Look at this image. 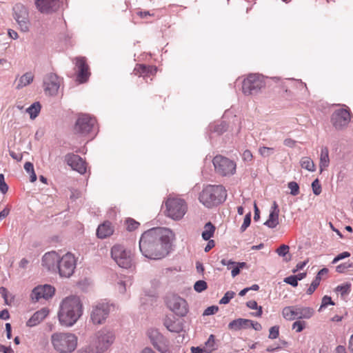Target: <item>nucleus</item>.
Listing matches in <instances>:
<instances>
[{"label": "nucleus", "instance_id": "34", "mask_svg": "<svg viewBox=\"0 0 353 353\" xmlns=\"http://www.w3.org/2000/svg\"><path fill=\"white\" fill-rule=\"evenodd\" d=\"M156 68H153L152 67H147L145 65H137L134 70V72L135 74L139 75H145L148 73H152L153 71H156Z\"/></svg>", "mask_w": 353, "mask_h": 353}, {"label": "nucleus", "instance_id": "12", "mask_svg": "<svg viewBox=\"0 0 353 353\" xmlns=\"http://www.w3.org/2000/svg\"><path fill=\"white\" fill-rule=\"evenodd\" d=\"M111 256L117 264L122 268L128 269L132 265V256L130 251L126 250L121 245H115L111 249Z\"/></svg>", "mask_w": 353, "mask_h": 353}, {"label": "nucleus", "instance_id": "26", "mask_svg": "<svg viewBox=\"0 0 353 353\" xmlns=\"http://www.w3.org/2000/svg\"><path fill=\"white\" fill-rule=\"evenodd\" d=\"M113 233V229L110 222H105L99 225L97 235L100 239H105Z\"/></svg>", "mask_w": 353, "mask_h": 353}, {"label": "nucleus", "instance_id": "16", "mask_svg": "<svg viewBox=\"0 0 353 353\" xmlns=\"http://www.w3.org/2000/svg\"><path fill=\"white\" fill-rule=\"evenodd\" d=\"M331 121L337 130L345 128L350 121V112L343 108L335 110L332 115Z\"/></svg>", "mask_w": 353, "mask_h": 353}, {"label": "nucleus", "instance_id": "23", "mask_svg": "<svg viewBox=\"0 0 353 353\" xmlns=\"http://www.w3.org/2000/svg\"><path fill=\"white\" fill-rule=\"evenodd\" d=\"M60 256L54 251L46 253L41 261L43 267L52 272H57V267Z\"/></svg>", "mask_w": 353, "mask_h": 353}, {"label": "nucleus", "instance_id": "54", "mask_svg": "<svg viewBox=\"0 0 353 353\" xmlns=\"http://www.w3.org/2000/svg\"><path fill=\"white\" fill-rule=\"evenodd\" d=\"M283 281L293 287H296L298 285V281L294 275L285 277Z\"/></svg>", "mask_w": 353, "mask_h": 353}, {"label": "nucleus", "instance_id": "44", "mask_svg": "<svg viewBox=\"0 0 353 353\" xmlns=\"http://www.w3.org/2000/svg\"><path fill=\"white\" fill-rule=\"evenodd\" d=\"M207 283L205 281L199 280L194 285V289L197 292H201L207 288Z\"/></svg>", "mask_w": 353, "mask_h": 353}, {"label": "nucleus", "instance_id": "62", "mask_svg": "<svg viewBox=\"0 0 353 353\" xmlns=\"http://www.w3.org/2000/svg\"><path fill=\"white\" fill-rule=\"evenodd\" d=\"M246 305L252 310H256L259 307V306H258L257 303L255 301L252 300L248 301L246 303Z\"/></svg>", "mask_w": 353, "mask_h": 353}, {"label": "nucleus", "instance_id": "59", "mask_svg": "<svg viewBox=\"0 0 353 353\" xmlns=\"http://www.w3.org/2000/svg\"><path fill=\"white\" fill-rule=\"evenodd\" d=\"M252 327L256 331H260L262 329L261 325L258 322H254L251 320V324H249V328Z\"/></svg>", "mask_w": 353, "mask_h": 353}, {"label": "nucleus", "instance_id": "46", "mask_svg": "<svg viewBox=\"0 0 353 353\" xmlns=\"http://www.w3.org/2000/svg\"><path fill=\"white\" fill-rule=\"evenodd\" d=\"M126 225L127 230L129 231H132L138 228L139 223L132 219L129 218L126 220Z\"/></svg>", "mask_w": 353, "mask_h": 353}, {"label": "nucleus", "instance_id": "61", "mask_svg": "<svg viewBox=\"0 0 353 353\" xmlns=\"http://www.w3.org/2000/svg\"><path fill=\"white\" fill-rule=\"evenodd\" d=\"M208 243H207L206 246H205V248H204V251H205V252H209V251H210L212 248H214V245H215V243H214V240H211V239H210V240H208Z\"/></svg>", "mask_w": 353, "mask_h": 353}, {"label": "nucleus", "instance_id": "41", "mask_svg": "<svg viewBox=\"0 0 353 353\" xmlns=\"http://www.w3.org/2000/svg\"><path fill=\"white\" fill-rule=\"evenodd\" d=\"M353 268L352 263H341L336 267V271L339 273H344Z\"/></svg>", "mask_w": 353, "mask_h": 353}, {"label": "nucleus", "instance_id": "1", "mask_svg": "<svg viewBox=\"0 0 353 353\" xmlns=\"http://www.w3.org/2000/svg\"><path fill=\"white\" fill-rule=\"evenodd\" d=\"M172 232L165 228H153L145 231L139 240V250L150 259L159 260L170 252Z\"/></svg>", "mask_w": 353, "mask_h": 353}, {"label": "nucleus", "instance_id": "19", "mask_svg": "<svg viewBox=\"0 0 353 353\" xmlns=\"http://www.w3.org/2000/svg\"><path fill=\"white\" fill-rule=\"evenodd\" d=\"M63 0H35L37 8L43 14L56 12L62 5Z\"/></svg>", "mask_w": 353, "mask_h": 353}, {"label": "nucleus", "instance_id": "8", "mask_svg": "<svg viewBox=\"0 0 353 353\" xmlns=\"http://www.w3.org/2000/svg\"><path fill=\"white\" fill-rule=\"evenodd\" d=\"M314 314V310L309 307L286 306L282 310L284 319L288 321L294 319H308Z\"/></svg>", "mask_w": 353, "mask_h": 353}, {"label": "nucleus", "instance_id": "4", "mask_svg": "<svg viewBox=\"0 0 353 353\" xmlns=\"http://www.w3.org/2000/svg\"><path fill=\"white\" fill-rule=\"evenodd\" d=\"M226 197V190L223 185H208L203 189L199 199L203 205L211 208L225 201Z\"/></svg>", "mask_w": 353, "mask_h": 353}, {"label": "nucleus", "instance_id": "3", "mask_svg": "<svg viewBox=\"0 0 353 353\" xmlns=\"http://www.w3.org/2000/svg\"><path fill=\"white\" fill-rule=\"evenodd\" d=\"M77 336L71 332H56L50 336L54 350L58 353H72L77 347Z\"/></svg>", "mask_w": 353, "mask_h": 353}, {"label": "nucleus", "instance_id": "22", "mask_svg": "<svg viewBox=\"0 0 353 353\" xmlns=\"http://www.w3.org/2000/svg\"><path fill=\"white\" fill-rule=\"evenodd\" d=\"M65 161L74 170L83 174L86 172V163L83 159L77 154L70 153L65 155Z\"/></svg>", "mask_w": 353, "mask_h": 353}, {"label": "nucleus", "instance_id": "28", "mask_svg": "<svg viewBox=\"0 0 353 353\" xmlns=\"http://www.w3.org/2000/svg\"><path fill=\"white\" fill-rule=\"evenodd\" d=\"M330 164L329 151L326 147L322 148L320 155L319 167L321 171L327 168Z\"/></svg>", "mask_w": 353, "mask_h": 353}, {"label": "nucleus", "instance_id": "38", "mask_svg": "<svg viewBox=\"0 0 353 353\" xmlns=\"http://www.w3.org/2000/svg\"><path fill=\"white\" fill-rule=\"evenodd\" d=\"M259 152L263 157L266 158L274 154V149L273 148L263 146L259 148Z\"/></svg>", "mask_w": 353, "mask_h": 353}, {"label": "nucleus", "instance_id": "47", "mask_svg": "<svg viewBox=\"0 0 353 353\" xmlns=\"http://www.w3.org/2000/svg\"><path fill=\"white\" fill-rule=\"evenodd\" d=\"M312 188L313 193L315 195H319L321 192V185L320 184V182L318 179H316L312 183Z\"/></svg>", "mask_w": 353, "mask_h": 353}, {"label": "nucleus", "instance_id": "50", "mask_svg": "<svg viewBox=\"0 0 353 353\" xmlns=\"http://www.w3.org/2000/svg\"><path fill=\"white\" fill-rule=\"evenodd\" d=\"M279 335V326H273V327H271L270 329V331H269V339H275L276 338H278Z\"/></svg>", "mask_w": 353, "mask_h": 353}, {"label": "nucleus", "instance_id": "40", "mask_svg": "<svg viewBox=\"0 0 353 353\" xmlns=\"http://www.w3.org/2000/svg\"><path fill=\"white\" fill-rule=\"evenodd\" d=\"M321 279L319 276H316L315 279L312 282L310 286L307 290V294L310 295L312 294L317 287L319 285Z\"/></svg>", "mask_w": 353, "mask_h": 353}, {"label": "nucleus", "instance_id": "33", "mask_svg": "<svg viewBox=\"0 0 353 353\" xmlns=\"http://www.w3.org/2000/svg\"><path fill=\"white\" fill-rule=\"evenodd\" d=\"M205 353H212L216 349L215 343V337L213 334H210L208 339L205 341L203 346Z\"/></svg>", "mask_w": 353, "mask_h": 353}, {"label": "nucleus", "instance_id": "53", "mask_svg": "<svg viewBox=\"0 0 353 353\" xmlns=\"http://www.w3.org/2000/svg\"><path fill=\"white\" fill-rule=\"evenodd\" d=\"M289 249L290 248L288 245H282L279 248H277L276 252L281 256H285L289 252Z\"/></svg>", "mask_w": 353, "mask_h": 353}, {"label": "nucleus", "instance_id": "35", "mask_svg": "<svg viewBox=\"0 0 353 353\" xmlns=\"http://www.w3.org/2000/svg\"><path fill=\"white\" fill-rule=\"evenodd\" d=\"M41 110V105L39 102L32 103L29 108L26 109V112L29 113L30 119H35Z\"/></svg>", "mask_w": 353, "mask_h": 353}, {"label": "nucleus", "instance_id": "21", "mask_svg": "<svg viewBox=\"0 0 353 353\" xmlns=\"http://www.w3.org/2000/svg\"><path fill=\"white\" fill-rule=\"evenodd\" d=\"M43 86L46 92L50 95H55L60 87L59 77L54 73L48 74L44 77Z\"/></svg>", "mask_w": 353, "mask_h": 353}, {"label": "nucleus", "instance_id": "18", "mask_svg": "<svg viewBox=\"0 0 353 353\" xmlns=\"http://www.w3.org/2000/svg\"><path fill=\"white\" fill-rule=\"evenodd\" d=\"M75 70L77 72V81L83 83L88 81L90 73L89 66L86 63L85 57H77L75 59Z\"/></svg>", "mask_w": 353, "mask_h": 353}, {"label": "nucleus", "instance_id": "20", "mask_svg": "<svg viewBox=\"0 0 353 353\" xmlns=\"http://www.w3.org/2000/svg\"><path fill=\"white\" fill-rule=\"evenodd\" d=\"M54 288L50 285H39L32 290L31 298L35 302L41 299H48L54 294Z\"/></svg>", "mask_w": 353, "mask_h": 353}, {"label": "nucleus", "instance_id": "39", "mask_svg": "<svg viewBox=\"0 0 353 353\" xmlns=\"http://www.w3.org/2000/svg\"><path fill=\"white\" fill-rule=\"evenodd\" d=\"M246 267L245 262H236V265L232 268L231 274L232 277H235L240 273V270Z\"/></svg>", "mask_w": 353, "mask_h": 353}, {"label": "nucleus", "instance_id": "25", "mask_svg": "<svg viewBox=\"0 0 353 353\" xmlns=\"http://www.w3.org/2000/svg\"><path fill=\"white\" fill-rule=\"evenodd\" d=\"M249 324H251V320L239 318L232 321L228 324V329L232 331H239L243 329H248L249 328Z\"/></svg>", "mask_w": 353, "mask_h": 353}, {"label": "nucleus", "instance_id": "7", "mask_svg": "<svg viewBox=\"0 0 353 353\" xmlns=\"http://www.w3.org/2000/svg\"><path fill=\"white\" fill-rule=\"evenodd\" d=\"M167 216L174 220L183 217L187 211V205L183 199L177 197H168L165 201Z\"/></svg>", "mask_w": 353, "mask_h": 353}, {"label": "nucleus", "instance_id": "5", "mask_svg": "<svg viewBox=\"0 0 353 353\" xmlns=\"http://www.w3.org/2000/svg\"><path fill=\"white\" fill-rule=\"evenodd\" d=\"M113 305L105 300L94 303L90 310V319L94 325H102L105 323Z\"/></svg>", "mask_w": 353, "mask_h": 353}, {"label": "nucleus", "instance_id": "48", "mask_svg": "<svg viewBox=\"0 0 353 353\" xmlns=\"http://www.w3.org/2000/svg\"><path fill=\"white\" fill-rule=\"evenodd\" d=\"M334 303L332 301V299L329 296H324L322 298L321 305L319 308V310H321L323 307H326L328 305H334Z\"/></svg>", "mask_w": 353, "mask_h": 353}, {"label": "nucleus", "instance_id": "63", "mask_svg": "<svg viewBox=\"0 0 353 353\" xmlns=\"http://www.w3.org/2000/svg\"><path fill=\"white\" fill-rule=\"evenodd\" d=\"M204 347H191V352L192 353H205V351H204Z\"/></svg>", "mask_w": 353, "mask_h": 353}, {"label": "nucleus", "instance_id": "15", "mask_svg": "<svg viewBox=\"0 0 353 353\" xmlns=\"http://www.w3.org/2000/svg\"><path fill=\"white\" fill-rule=\"evenodd\" d=\"M95 123V119L90 115L86 114H80L75 123L74 130L77 134H87L92 130Z\"/></svg>", "mask_w": 353, "mask_h": 353}, {"label": "nucleus", "instance_id": "56", "mask_svg": "<svg viewBox=\"0 0 353 353\" xmlns=\"http://www.w3.org/2000/svg\"><path fill=\"white\" fill-rule=\"evenodd\" d=\"M218 310H219V307L217 306H215V305L210 306L205 310V311L203 312V315L208 316V315L214 314Z\"/></svg>", "mask_w": 353, "mask_h": 353}, {"label": "nucleus", "instance_id": "10", "mask_svg": "<svg viewBox=\"0 0 353 353\" xmlns=\"http://www.w3.org/2000/svg\"><path fill=\"white\" fill-rule=\"evenodd\" d=\"M263 77L258 74H251L243 81L242 91L245 95L258 93L265 86Z\"/></svg>", "mask_w": 353, "mask_h": 353}, {"label": "nucleus", "instance_id": "6", "mask_svg": "<svg viewBox=\"0 0 353 353\" xmlns=\"http://www.w3.org/2000/svg\"><path fill=\"white\" fill-rule=\"evenodd\" d=\"M115 335L111 329L104 327L97 331L92 339V344L97 353H103L113 344Z\"/></svg>", "mask_w": 353, "mask_h": 353}, {"label": "nucleus", "instance_id": "42", "mask_svg": "<svg viewBox=\"0 0 353 353\" xmlns=\"http://www.w3.org/2000/svg\"><path fill=\"white\" fill-rule=\"evenodd\" d=\"M235 295V292L233 291H228L225 292L224 296L219 301L220 304H227L230 302V301L234 298Z\"/></svg>", "mask_w": 353, "mask_h": 353}, {"label": "nucleus", "instance_id": "55", "mask_svg": "<svg viewBox=\"0 0 353 353\" xmlns=\"http://www.w3.org/2000/svg\"><path fill=\"white\" fill-rule=\"evenodd\" d=\"M350 256V253L348 252H343L339 254H338L332 261V263L335 264L340 260L344 259Z\"/></svg>", "mask_w": 353, "mask_h": 353}, {"label": "nucleus", "instance_id": "24", "mask_svg": "<svg viewBox=\"0 0 353 353\" xmlns=\"http://www.w3.org/2000/svg\"><path fill=\"white\" fill-rule=\"evenodd\" d=\"M49 314L48 309L43 307L36 312L29 319L26 323L28 327H34L39 324Z\"/></svg>", "mask_w": 353, "mask_h": 353}, {"label": "nucleus", "instance_id": "17", "mask_svg": "<svg viewBox=\"0 0 353 353\" xmlns=\"http://www.w3.org/2000/svg\"><path fill=\"white\" fill-rule=\"evenodd\" d=\"M148 336L150 343L161 353L166 352V346H168V340L156 329H150Z\"/></svg>", "mask_w": 353, "mask_h": 353}, {"label": "nucleus", "instance_id": "60", "mask_svg": "<svg viewBox=\"0 0 353 353\" xmlns=\"http://www.w3.org/2000/svg\"><path fill=\"white\" fill-rule=\"evenodd\" d=\"M24 169L28 173H31L34 171L33 164L30 162H26L24 164Z\"/></svg>", "mask_w": 353, "mask_h": 353}, {"label": "nucleus", "instance_id": "32", "mask_svg": "<svg viewBox=\"0 0 353 353\" xmlns=\"http://www.w3.org/2000/svg\"><path fill=\"white\" fill-rule=\"evenodd\" d=\"M300 164L302 168L305 169L310 172H314L315 170V165L310 157H302L300 161Z\"/></svg>", "mask_w": 353, "mask_h": 353}, {"label": "nucleus", "instance_id": "30", "mask_svg": "<svg viewBox=\"0 0 353 353\" xmlns=\"http://www.w3.org/2000/svg\"><path fill=\"white\" fill-rule=\"evenodd\" d=\"M215 232V227L211 222H208L204 225V230L202 232V238L205 241L210 240L211 237L213 236L214 233Z\"/></svg>", "mask_w": 353, "mask_h": 353}, {"label": "nucleus", "instance_id": "45", "mask_svg": "<svg viewBox=\"0 0 353 353\" xmlns=\"http://www.w3.org/2000/svg\"><path fill=\"white\" fill-rule=\"evenodd\" d=\"M305 321H296L292 324V328L296 332H301L305 327Z\"/></svg>", "mask_w": 353, "mask_h": 353}, {"label": "nucleus", "instance_id": "58", "mask_svg": "<svg viewBox=\"0 0 353 353\" xmlns=\"http://www.w3.org/2000/svg\"><path fill=\"white\" fill-rule=\"evenodd\" d=\"M296 141L290 138L285 139L283 141L284 145L289 148H294L296 145Z\"/></svg>", "mask_w": 353, "mask_h": 353}, {"label": "nucleus", "instance_id": "57", "mask_svg": "<svg viewBox=\"0 0 353 353\" xmlns=\"http://www.w3.org/2000/svg\"><path fill=\"white\" fill-rule=\"evenodd\" d=\"M236 262L232 260H226L224 259L221 261V263L223 265L227 266L228 270L232 269L236 265Z\"/></svg>", "mask_w": 353, "mask_h": 353}, {"label": "nucleus", "instance_id": "13", "mask_svg": "<svg viewBox=\"0 0 353 353\" xmlns=\"http://www.w3.org/2000/svg\"><path fill=\"white\" fill-rule=\"evenodd\" d=\"M167 307L176 316L183 317L188 312V305L186 301L181 296L172 294L166 298Z\"/></svg>", "mask_w": 353, "mask_h": 353}, {"label": "nucleus", "instance_id": "43", "mask_svg": "<svg viewBox=\"0 0 353 353\" xmlns=\"http://www.w3.org/2000/svg\"><path fill=\"white\" fill-rule=\"evenodd\" d=\"M288 188L290 190V194L293 196H296L299 193V186L295 181L289 182L288 184Z\"/></svg>", "mask_w": 353, "mask_h": 353}, {"label": "nucleus", "instance_id": "9", "mask_svg": "<svg viewBox=\"0 0 353 353\" xmlns=\"http://www.w3.org/2000/svg\"><path fill=\"white\" fill-rule=\"evenodd\" d=\"M12 16L21 31L26 32L30 29V16L28 9L22 3H17L12 8Z\"/></svg>", "mask_w": 353, "mask_h": 353}, {"label": "nucleus", "instance_id": "37", "mask_svg": "<svg viewBox=\"0 0 353 353\" xmlns=\"http://www.w3.org/2000/svg\"><path fill=\"white\" fill-rule=\"evenodd\" d=\"M350 288L351 285L346 283L341 285H338L336 288V291L340 293L341 296H344L350 293Z\"/></svg>", "mask_w": 353, "mask_h": 353}, {"label": "nucleus", "instance_id": "29", "mask_svg": "<svg viewBox=\"0 0 353 353\" xmlns=\"http://www.w3.org/2000/svg\"><path fill=\"white\" fill-rule=\"evenodd\" d=\"M228 128V125L225 121H221L219 123H212L209 125V130L211 132L216 133L217 134H221Z\"/></svg>", "mask_w": 353, "mask_h": 353}, {"label": "nucleus", "instance_id": "64", "mask_svg": "<svg viewBox=\"0 0 353 353\" xmlns=\"http://www.w3.org/2000/svg\"><path fill=\"white\" fill-rule=\"evenodd\" d=\"M3 351V353H13V350L11 347H6L5 345H0V352Z\"/></svg>", "mask_w": 353, "mask_h": 353}, {"label": "nucleus", "instance_id": "27", "mask_svg": "<svg viewBox=\"0 0 353 353\" xmlns=\"http://www.w3.org/2000/svg\"><path fill=\"white\" fill-rule=\"evenodd\" d=\"M34 79V75L32 72H26L24 74H23L19 79L18 83L16 86V88L17 90H20L23 88V87L27 86L28 85L30 84Z\"/></svg>", "mask_w": 353, "mask_h": 353}, {"label": "nucleus", "instance_id": "51", "mask_svg": "<svg viewBox=\"0 0 353 353\" xmlns=\"http://www.w3.org/2000/svg\"><path fill=\"white\" fill-rule=\"evenodd\" d=\"M8 190V185L5 182L4 175L0 174V191L2 194H6Z\"/></svg>", "mask_w": 353, "mask_h": 353}, {"label": "nucleus", "instance_id": "31", "mask_svg": "<svg viewBox=\"0 0 353 353\" xmlns=\"http://www.w3.org/2000/svg\"><path fill=\"white\" fill-rule=\"evenodd\" d=\"M279 213L270 212L268 219L264 223V225L270 228H274L279 225Z\"/></svg>", "mask_w": 353, "mask_h": 353}, {"label": "nucleus", "instance_id": "52", "mask_svg": "<svg viewBox=\"0 0 353 353\" xmlns=\"http://www.w3.org/2000/svg\"><path fill=\"white\" fill-rule=\"evenodd\" d=\"M129 281H130L129 280L125 281V280H122V279H121L118 281L117 288L118 291L120 293H121V294L125 293V292L126 291L127 282H129Z\"/></svg>", "mask_w": 353, "mask_h": 353}, {"label": "nucleus", "instance_id": "14", "mask_svg": "<svg viewBox=\"0 0 353 353\" xmlns=\"http://www.w3.org/2000/svg\"><path fill=\"white\" fill-rule=\"evenodd\" d=\"M213 165L216 172L222 176L233 174L236 170V164L221 155H217L213 159Z\"/></svg>", "mask_w": 353, "mask_h": 353}, {"label": "nucleus", "instance_id": "36", "mask_svg": "<svg viewBox=\"0 0 353 353\" xmlns=\"http://www.w3.org/2000/svg\"><path fill=\"white\" fill-rule=\"evenodd\" d=\"M164 325L172 332H179L181 330V326L179 323L173 322L168 319L165 320Z\"/></svg>", "mask_w": 353, "mask_h": 353}, {"label": "nucleus", "instance_id": "49", "mask_svg": "<svg viewBox=\"0 0 353 353\" xmlns=\"http://www.w3.org/2000/svg\"><path fill=\"white\" fill-rule=\"evenodd\" d=\"M251 222V212L248 213L244 218L243 223L241 226V231L244 232L250 225Z\"/></svg>", "mask_w": 353, "mask_h": 353}, {"label": "nucleus", "instance_id": "2", "mask_svg": "<svg viewBox=\"0 0 353 353\" xmlns=\"http://www.w3.org/2000/svg\"><path fill=\"white\" fill-rule=\"evenodd\" d=\"M83 314V304L79 296L70 295L64 298L59 305L58 319L61 325L73 326Z\"/></svg>", "mask_w": 353, "mask_h": 353}, {"label": "nucleus", "instance_id": "11", "mask_svg": "<svg viewBox=\"0 0 353 353\" xmlns=\"http://www.w3.org/2000/svg\"><path fill=\"white\" fill-rule=\"evenodd\" d=\"M77 261L74 254L68 252L60 256L59 260L57 272L61 277H70L76 268Z\"/></svg>", "mask_w": 353, "mask_h": 353}]
</instances>
